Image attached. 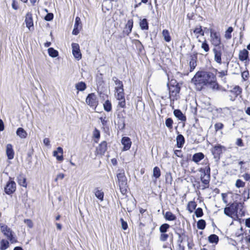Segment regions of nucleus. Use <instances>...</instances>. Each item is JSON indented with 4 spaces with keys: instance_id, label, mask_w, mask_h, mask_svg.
Returning <instances> with one entry per match:
<instances>
[{
    "instance_id": "nucleus-1",
    "label": "nucleus",
    "mask_w": 250,
    "mask_h": 250,
    "mask_svg": "<svg viewBox=\"0 0 250 250\" xmlns=\"http://www.w3.org/2000/svg\"><path fill=\"white\" fill-rule=\"evenodd\" d=\"M191 82L195 85L196 89L199 91L201 90L205 86L213 90L219 89L216 77L210 72H197L192 79Z\"/></svg>"
},
{
    "instance_id": "nucleus-2",
    "label": "nucleus",
    "mask_w": 250,
    "mask_h": 250,
    "mask_svg": "<svg viewBox=\"0 0 250 250\" xmlns=\"http://www.w3.org/2000/svg\"><path fill=\"white\" fill-rule=\"evenodd\" d=\"M224 213L234 220L238 219L245 215L243 204L241 203L234 202L229 207L224 208Z\"/></svg>"
},
{
    "instance_id": "nucleus-3",
    "label": "nucleus",
    "mask_w": 250,
    "mask_h": 250,
    "mask_svg": "<svg viewBox=\"0 0 250 250\" xmlns=\"http://www.w3.org/2000/svg\"><path fill=\"white\" fill-rule=\"evenodd\" d=\"M175 83H176V82L173 83H172L171 82L169 85L168 84L169 94V98L170 101L173 102L177 99L178 94L180 91V87L179 84L176 83V84L174 85Z\"/></svg>"
},
{
    "instance_id": "nucleus-4",
    "label": "nucleus",
    "mask_w": 250,
    "mask_h": 250,
    "mask_svg": "<svg viewBox=\"0 0 250 250\" xmlns=\"http://www.w3.org/2000/svg\"><path fill=\"white\" fill-rule=\"evenodd\" d=\"M0 228L1 231L9 240L11 243L13 244L17 242V240L13 235L14 232L10 228L3 223L0 224Z\"/></svg>"
},
{
    "instance_id": "nucleus-5",
    "label": "nucleus",
    "mask_w": 250,
    "mask_h": 250,
    "mask_svg": "<svg viewBox=\"0 0 250 250\" xmlns=\"http://www.w3.org/2000/svg\"><path fill=\"white\" fill-rule=\"evenodd\" d=\"M117 177L121 192L123 194H125L127 188V179L125 176V172L122 171L117 174Z\"/></svg>"
},
{
    "instance_id": "nucleus-6",
    "label": "nucleus",
    "mask_w": 250,
    "mask_h": 250,
    "mask_svg": "<svg viewBox=\"0 0 250 250\" xmlns=\"http://www.w3.org/2000/svg\"><path fill=\"white\" fill-rule=\"evenodd\" d=\"M115 96L117 100L119 101L118 105L122 108L125 107V101L124 89L119 88L115 90Z\"/></svg>"
},
{
    "instance_id": "nucleus-7",
    "label": "nucleus",
    "mask_w": 250,
    "mask_h": 250,
    "mask_svg": "<svg viewBox=\"0 0 250 250\" xmlns=\"http://www.w3.org/2000/svg\"><path fill=\"white\" fill-rule=\"evenodd\" d=\"M210 37V41L213 45L217 46L221 44V38L219 33L211 30Z\"/></svg>"
},
{
    "instance_id": "nucleus-8",
    "label": "nucleus",
    "mask_w": 250,
    "mask_h": 250,
    "mask_svg": "<svg viewBox=\"0 0 250 250\" xmlns=\"http://www.w3.org/2000/svg\"><path fill=\"white\" fill-rule=\"evenodd\" d=\"M86 103L90 106L96 107L98 104L96 95L94 93L88 94L86 99Z\"/></svg>"
},
{
    "instance_id": "nucleus-9",
    "label": "nucleus",
    "mask_w": 250,
    "mask_h": 250,
    "mask_svg": "<svg viewBox=\"0 0 250 250\" xmlns=\"http://www.w3.org/2000/svg\"><path fill=\"white\" fill-rule=\"evenodd\" d=\"M16 188V183L13 181L11 180L10 178L4 188L5 192L7 194H10L15 191Z\"/></svg>"
},
{
    "instance_id": "nucleus-10",
    "label": "nucleus",
    "mask_w": 250,
    "mask_h": 250,
    "mask_svg": "<svg viewBox=\"0 0 250 250\" xmlns=\"http://www.w3.org/2000/svg\"><path fill=\"white\" fill-rule=\"evenodd\" d=\"M72 48V54L77 60H80L82 58V54L80 50V46L78 43H72L71 44Z\"/></svg>"
},
{
    "instance_id": "nucleus-11",
    "label": "nucleus",
    "mask_w": 250,
    "mask_h": 250,
    "mask_svg": "<svg viewBox=\"0 0 250 250\" xmlns=\"http://www.w3.org/2000/svg\"><path fill=\"white\" fill-rule=\"evenodd\" d=\"M25 22L26 26L29 31H32L33 29V21L32 14L31 12H28L25 16Z\"/></svg>"
},
{
    "instance_id": "nucleus-12",
    "label": "nucleus",
    "mask_w": 250,
    "mask_h": 250,
    "mask_svg": "<svg viewBox=\"0 0 250 250\" xmlns=\"http://www.w3.org/2000/svg\"><path fill=\"white\" fill-rule=\"evenodd\" d=\"M190 32H193V33L194 34L196 38L198 40V42H201L200 40L199 39V37L200 35L204 36L205 32L201 25L196 26L194 28L191 29Z\"/></svg>"
},
{
    "instance_id": "nucleus-13",
    "label": "nucleus",
    "mask_w": 250,
    "mask_h": 250,
    "mask_svg": "<svg viewBox=\"0 0 250 250\" xmlns=\"http://www.w3.org/2000/svg\"><path fill=\"white\" fill-rule=\"evenodd\" d=\"M197 54L192 53L190 55L189 66L190 71H192L197 65Z\"/></svg>"
},
{
    "instance_id": "nucleus-14",
    "label": "nucleus",
    "mask_w": 250,
    "mask_h": 250,
    "mask_svg": "<svg viewBox=\"0 0 250 250\" xmlns=\"http://www.w3.org/2000/svg\"><path fill=\"white\" fill-rule=\"evenodd\" d=\"M122 144L124 146L123 151H126L130 149L132 143L130 139L127 137H124L121 140Z\"/></svg>"
},
{
    "instance_id": "nucleus-15",
    "label": "nucleus",
    "mask_w": 250,
    "mask_h": 250,
    "mask_svg": "<svg viewBox=\"0 0 250 250\" xmlns=\"http://www.w3.org/2000/svg\"><path fill=\"white\" fill-rule=\"evenodd\" d=\"M229 92L231 94L230 96V100L232 101L239 95L242 92V89L239 86H235L233 89L229 91Z\"/></svg>"
},
{
    "instance_id": "nucleus-16",
    "label": "nucleus",
    "mask_w": 250,
    "mask_h": 250,
    "mask_svg": "<svg viewBox=\"0 0 250 250\" xmlns=\"http://www.w3.org/2000/svg\"><path fill=\"white\" fill-rule=\"evenodd\" d=\"M107 149V143L105 141L102 142L96 148L97 154L104 155Z\"/></svg>"
},
{
    "instance_id": "nucleus-17",
    "label": "nucleus",
    "mask_w": 250,
    "mask_h": 250,
    "mask_svg": "<svg viewBox=\"0 0 250 250\" xmlns=\"http://www.w3.org/2000/svg\"><path fill=\"white\" fill-rule=\"evenodd\" d=\"M53 156L58 161H62L63 160L62 148L61 147H57V150L53 151Z\"/></svg>"
},
{
    "instance_id": "nucleus-18",
    "label": "nucleus",
    "mask_w": 250,
    "mask_h": 250,
    "mask_svg": "<svg viewBox=\"0 0 250 250\" xmlns=\"http://www.w3.org/2000/svg\"><path fill=\"white\" fill-rule=\"evenodd\" d=\"M214 54V61L219 64L222 63V50L219 48H214L213 50Z\"/></svg>"
},
{
    "instance_id": "nucleus-19",
    "label": "nucleus",
    "mask_w": 250,
    "mask_h": 250,
    "mask_svg": "<svg viewBox=\"0 0 250 250\" xmlns=\"http://www.w3.org/2000/svg\"><path fill=\"white\" fill-rule=\"evenodd\" d=\"M6 154L8 159L9 160H12L14 157V151L12 145L10 144L6 145Z\"/></svg>"
},
{
    "instance_id": "nucleus-20",
    "label": "nucleus",
    "mask_w": 250,
    "mask_h": 250,
    "mask_svg": "<svg viewBox=\"0 0 250 250\" xmlns=\"http://www.w3.org/2000/svg\"><path fill=\"white\" fill-rule=\"evenodd\" d=\"M224 147L220 145H217L214 146L212 150V153L215 157H218L222 152V148Z\"/></svg>"
},
{
    "instance_id": "nucleus-21",
    "label": "nucleus",
    "mask_w": 250,
    "mask_h": 250,
    "mask_svg": "<svg viewBox=\"0 0 250 250\" xmlns=\"http://www.w3.org/2000/svg\"><path fill=\"white\" fill-rule=\"evenodd\" d=\"M201 180L205 186L203 187L202 189H204L208 187V184L210 181L209 174H205L201 176Z\"/></svg>"
},
{
    "instance_id": "nucleus-22",
    "label": "nucleus",
    "mask_w": 250,
    "mask_h": 250,
    "mask_svg": "<svg viewBox=\"0 0 250 250\" xmlns=\"http://www.w3.org/2000/svg\"><path fill=\"white\" fill-rule=\"evenodd\" d=\"M133 21L132 19L129 20L126 24H125V26L124 30V32L127 35H128L132 31V29L133 27Z\"/></svg>"
},
{
    "instance_id": "nucleus-23",
    "label": "nucleus",
    "mask_w": 250,
    "mask_h": 250,
    "mask_svg": "<svg viewBox=\"0 0 250 250\" xmlns=\"http://www.w3.org/2000/svg\"><path fill=\"white\" fill-rule=\"evenodd\" d=\"M174 116L181 121H185L186 120V116L183 114L179 109H175L173 112Z\"/></svg>"
},
{
    "instance_id": "nucleus-24",
    "label": "nucleus",
    "mask_w": 250,
    "mask_h": 250,
    "mask_svg": "<svg viewBox=\"0 0 250 250\" xmlns=\"http://www.w3.org/2000/svg\"><path fill=\"white\" fill-rule=\"evenodd\" d=\"M204 155L202 152H198L194 154L192 157V161L196 163H198L201 160L204 159Z\"/></svg>"
},
{
    "instance_id": "nucleus-25",
    "label": "nucleus",
    "mask_w": 250,
    "mask_h": 250,
    "mask_svg": "<svg viewBox=\"0 0 250 250\" xmlns=\"http://www.w3.org/2000/svg\"><path fill=\"white\" fill-rule=\"evenodd\" d=\"M16 134L21 139L25 138L27 136V132L22 127H19L16 131Z\"/></svg>"
},
{
    "instance_id": "nucleus-26",
    "label": "nucleus",
    "mask_w": 250,
    "mask_h": 250,
    "mask_svg": "<svg viewBox=\"0 0 250 250\" xmlns=\"http://www.w3.org/2000/svg\"><path fill=\"white\" fill-rule=\"evenodd\" d=\"M177 146L179 148H182L185 143V139L184 136L181 135H178L176 137Z\"/></svg>"
},
{
    "instance_id": "nucleus-27",
    "label": "nucleus",
    "mask_w": 250,
    "mask_h": 250,
    "mask_svg": "<svg viewBox=\"0 0 250 250\" xmlns=\"http://www.w3.org/2000/svg\"><path fill=\"white\" fill-rule=\"evenodd\" d=\"M248 51L246 49H243L240 51L239 58L242 61H246L248 58Z\"/></svg>"
},
{
    "instance_id": "nucleus-28",
    "label": "nucleus",
    "mask_w": 250,
    "mask_h": 250,
    "mask_svg": "<svg viewBox=\"0 0 250 250\" xmlns=\"http://www.w3.org/2000/svg\"><path fill=\"white\" fill-rule=\"evenodd\" d=\"M112 80L114 82L115 84V90L118 89L119 88L124 89L123 88V84L122 81L118 80V79L114 77L112 78Z\"/></svg>"
},
{
    "instance_id": "nucleus-29",
    "label": "nucleus",
    "mask_w": 250,
    "mask_h": 250,
    "mask_svg": "<svg viewBox=\"0 0 250 250\" xmlns=\"http://www.w3.org/2000/svg\"><path fill=\"white\" fill-rule=\"evenodd\" d=\"M164 217L168 221H174L176 219V216L170 211L166 212Z\"/></svg>"
},
{
    "instance_id": "nucleus-30",
    "label": "nucleus",
    "mask_w": 250,
    "mask_h": 250,
    "mask_svg": "<svg viewBox=\"0 0 250 250\" xmlns=\"http://www.w3.org/2000/svg\"><path fill=\"white\" fill-rule=\"evenodd\" d=\"M9 247V242L5 239H2L0 241V250H5Z\"/></svg>"
},
{
    "instance_id": "nucleus-31",
    "label": "nucleus",
    "mask_w": 250,
    "mask_h": 250,
    "mask_svg": "<svg viewBox=\"0 0 250 250\" xmlns=\"http://www.w3.org/2000/svg\"><path fill=\"white\" fill-rule=\"evenodd\" d=\"M95 196L99 199L101 201H103L104 200V193L101 190H99L98 188L95 189Z\"/></svg>"
},
{
    "instance_id": "nucleus-32",
    "label": "nucleus",
    "mask_w": 250,
    "mask_h": 250,
    "mask_svg": "<svg viewBox=\"0 0 250 250\" xmlns=\"http://www.w3.org/2000/svg\"><path fill=\"white\" fill-rule=\"evenodd\" d=\"M75 87L78 91H84L86 88V84L83 82H80L75 84Z\"/></svg>"
},
{
    "instance_id": "nucleus-33",
    "label": "nucleus",
    "mask_w": 250,
    "mask_h": 250,
    "mask_svg": "<svg viewBox=\"0 0 250 250\" xmlns=\"http://www.w3.org/2000/svg\"><path fill=\"white\" fill-rule=\"evenodd\" d=\"M18 182L20 186L26 187V178L23 175H21L18 177Z\"/></svg>"
},
{
    "instance_id": "nucleus-34",
    "label": "nucleus",
    "mask_w": 250,
    "mask_h": 250,
    "mask_svg": "<svg viewBox=\"0 0 250 250\" xmlns=\"http://www.w3.org/2000/svg\"><path fill=\"white\" fill-rule=\"evenodd\" d=\"M208 240L210 243L217 244L219 241V237L216 234H213L208 236Z\"/></svg>"
},
{
    "instance_id": "nucleus-35",
    "label": "nucleus",
    "mask_w": 250,
    "mask_h": 250,
    "mask_svg": "<svg viewBox=\"0 0 250 250\" xmlns=\"http://www.w3.org/2000/svg\"><path fill=\"white\" fill-rule=\"evenodd\" d=\"M162 35L166 42H169L171 41V37L167 30L164 29L162 32Z\"/></svg>"
},
{
    "instance_id": "nucleus-36",
    "label": "nucleus",
    "mask_w": 250,
    "mask_h": 250,
    "mask_svg": "<svg viewBox=\"0 0 250 250\" xmlns=\"http://www.w3.org/2000/svg\"><path fill=\"white\" fill-rule=\"evenodd\" d=\"M140 26L142 30H147L148 28V22L146 19H144L140 22Z\"/></svg>"
},
{
    "instance_id": "nucleus-37",
    "label": "nucleus",
    "mask_w": 250,
    "mask_h": 250,
    "mask_svg": "<svg viewBox=\"0 0 250 250\" xmlns=\"http://www.w3.org/2000/svg\"><path fill=\"white\" fill-rule=\"evenodd\" d=\"M161 176V171L158 167H155L153 169V176L156 180Z\"/></svg>"
},
{
    "instance_id": "nucleus-38",
    "label": "nucleus",
    "mask_w": 250,
    "mask_h": 250,
    "mask_svg": "<svg viewBox=\"0 0 250 250\" xmlns=\"http://www.w3.org/2000/svg\"><path fill=\"white\" fill-rule=\"evenodd\" d=\"M48 53L49 55L53 58L56 57L58 56V52L56 50H55L53 48H48Z\"/></svg>"
},
{
    "instance_id": "nucleus-39",
    "label": "nucleus",
    "mask_w": 250,
    "mask_h": 250,
    "mask_svg": "<svg viewBox=\"0 0 250 250\" xmlns=\"http://www.w3.org/2000/svg\"><path fill=\"white\" fill-rule=\"evenodd\" d=\"M196 207V203L195 202L191 201L188 203L187 208L190 212H192L195 209Z\"/></svg>"
},
{
    "instance_id": "nucleus-40",
    "label": "nucleus",
    "mask_w": 250,
    "mask_h": 250,
    "mask_svg": "<svg viewBox=\"0 0 250 250\" xmlns=\"http://www.w3.org/2000/svg\"><path fill=\"white\" fill-rule=\"evenodd\" d=\"M104 107L105 111L107 112L110 111L112 109L111 102L109 100H106L104 104Z\"/></svg>"
},
{
    "instance_id": "nucleus-41",
    "label": "nucleus",
    "mask_w": 250,
    "mask_h": 250,
    "mask_svg": "<svg viewBox=\"0 0 250 250\" xmlns=\"http://www.w3.org/2000/svg\"><path fill=\"white\" fill-rule=\"evenodd\" d=\"M232 31H233L232 27H229L225 32V38L227 40H229V39H231V34L232 32Z\"/></svg>"
},
{
    "instance_id": "nucleus-42",
    "label": "nucleus",
    "mask_w": 250,
    "mask_h": 250,
    "mask_svg": "<svg viewBox=\"0 0 250 250\" xmlns=\"http://www.w3.org/2000/svg\"><path fill=\"white\" fill-rule=\"evenodd\" d=\"M197 226L198 229H204L206 227V222L203 219L199 220L197 223Z\"/></svg>"
},
{
    "instance_id": "nucleus-43",
    "label": "nucleus",
    "mask_w": 250,
    "mask_h": 250,
    "mask_svg": "<svg viewBox=\"0 0 250 250\" xmlns=\"http://www.w3.org/2000/svg\"><path fill=\"white\" fill-rule=\"evenodd\" d=\"M93 137L96 139L95 140V143H98L99 139L100 138V132L97 128H95L93 132Z\"/></svg>"
},
{
    "instance_id": "nucleus-44",
    "label": "nucleus",
    "mask_w": 250,
    "mask_h": 250,
    "mask_svg": "<svg viewBox=\"0 0 250 250\" xmlns=\"http://www.w3.org/2000/svg\"><path fill=\"white\" fill-rule=\"evenodd\" d=\"M169 228L170 226L168 224L165 223L160 227L159 230L161 233H165Z\"/></svg>"
},
{
    "instance_id": "nucleus-45",
    "label": "nucleus",
    "mask_w": 250,
    "mask_h": 250,
    "mask_svg": "<svg viewBox=\"0 0 250 250\" xmlns=\"http://www.w3.org/2000/svg\"><path fill=\"white\" fill-rule=\"evenodd\" d=\"M201 47L205 52H208L209 50V45L206 40L202 42Z\"/></svg>"
},
{
    "instance_id": "nucleus-46",
    "label": "nucleus",
    "mask_w": 250,
    "mask_h": 250,
    "mask_svg": "<svg viewBox=\"0 0 250 250\" xmlns=\"http://www.w3.org/2000/svg\"><path fill=\"white\" fill-rule=\"evenodd\" d=\"M166 126L169 129H171L172 128V125L173 124V120L171 118H168L166 119Z\"/></svg>"
},
{
    "instance_id": "nucleus-47",
    "label": "nucleus",
    "mask_w": 250,
    "mask_h": 250,
    "mask_svg": "<svg viewBox=\"0 0 250 250\" xmlns=\"http://www.w3.org/2000/svg\"><path fill=\"white\" fill-rule=\"evenodd\" d=\"M74 27L82 28L81 19L79 17H77L75 19Z\"/></svg>"
},
{
    "instance_id": "nucleus-48",
    "label": "nucleus",
    "mask_w": 250,
    "mask_h": 250,
    "mask_svg": "<svg viewBox=\"0 0 250 250\" xmlns=\"http://www.w3.org/2000/svg\"><path fill=\"white\" fill-rule=\"evenodd\" d=\"M166 181L167 183H171L172 181V177L170 172H167L165 175Z\"/></svg>"
},
{
    "instance_id": "nucleus-49",
    "label": "nucleus",
    "mask_w": 250,
    "mask_h": 250,
    "mask_svg": "<svg viewBox=\"0 0 250 250\" xmlns=\"http://www.w3.org/2000/svg\"><path fill=\"white\" fill-rule=\"evenodd\" d=\"M195 215L197 217H200L203 216V210L201 208H197L195 211Z\"/></svg>"
},
{
    "instance_id": "nucleus-50",
    "label": "nucleus",
    "mask_w": 250,
    "mask_h": 250,
    "mask_svg": "<svg viewBox=\"0 0 250 250\" xmlns=\"http://www.w3.org/2000/svg\"><path fill=\"white\" fill-rule=\"evenodd\" d=\"M200 171L204 173V175H205V174H209L210 175V167L209 166H207L204 168H201L200 169Z\"/></svg>"
},
{
    "instance_id": "nucleus-51",
    "label": "nucleus",
    "mask_w": 250,
    "mask_h": 250,
    "mask_svg": "<svg viewBox=\"0 0 250 250\" xmlns=\"http://www.w3.org/2000/svg\"><path fill=\"white\" fill-rule=\"evenodd\" d=\"M245 185V183L240 179H238L235 184V186L237 188L244 187Z\"/></svg>"
},
{
    "instance_id": "nucleus-52",
    "label": "nucleus",
    "mask_w": 250,
    "mask_h": 250,
    "mask_svg": "<svg viewBox=\"0 0 250 250\" xmlns=\"http://www.w3.org/2000/svg\"><path fill=\"white\" fill-rule=\"evenodd\" d=\"M122 224V228L124 230H126L128 228V225L126 222L125 221L123 218L120 219Z\"/></svg>"
},
{
    "instance_id": "nucleus-53",
    "label": "nucleus",
    "mask_w": 250,
    "mask_h": 250,
    "mask_svg": "<svg viewBox=\"0 0 250 250\" xmlns=\"http://www.w3.org/2000/svg\"><path fill=\"white\" fill-rule=\"evenodd\" d=\"M53 17L52 13H48L44 17V20L46 21H50L53 20Z\"/></svg>"
},
{
    "instance_id": "nucleus-54",
    "label": "nucleus",
    "mask_w": 250,
    "mask_h": 250,
    "mask_svg": "<svg viewBox=\"0 0 250 250\" xmlns=\"http://www.w3.org/2000/svg\"><path fill=\"white\" fill-rule=\"evenodd\" d=\"M223 126H224L223 124L221 123H216L214 125V127H215V129L216 131H218V130L222 129L223 127Z\"/></svg>"
},
{
    "instance_id": "nucleus-55",
    "label": "nucleus",
    "mask_w": 250,
    "mask_h": 250,
    "mask_svg": "<svg viewBox=\"0 0 250 250\" xmlns=\"http://www.w3.org/2000/svg\"><path fill=\"white\" fill-rule=\"evenodd\" d=\"M168 237V235L165 233H162L160 236V240L162 241H165L167 240Z\"/></svg>"
},
{
    "instance_id": "nucleus-56",
    "label": "nucleus",
    "mask_w": 250,
    "mask_h": 250,
    "mask_svg": "<svg viewBox=\"0 0 250 250\" xmlns=\"http://www.w3.org/2000/svg\"><path fill=\"white\" fill-rule=\"evenodd\" d=\"M12 7L15 10L19 8L18 2L16 0H12Z\"/></svg>"
},
{
    "instance_id": "nucleus-57",
    "label": "nucleus",
    "mask_w": 250,
    "mask_h": 250,
    "mask_svg": "<svg viewBox=\"0 0 250 250\" xmlns=\"http://www.w3.org/2000/svg\"><path fill=\"white\" fill-rule=\"evenodd\" d=\"M25 223L28 226L29 228H32L33 227V223L32 221L30 219H25L24 220Z\"/></svg>"
},
{
    "instance_id": "nucleus-58",
    "label": "nucleus",
    "mask_w": 250,
    "mask_h": 250,
    "mask_svg": "<svg viewBox=\"0 0 250 250\" xmlns=\"http://www.w3.org/2000/svg\"><path fill=\"white\" fill-rule=\"evenodd\" d=\"M236 145L239 146H243L244 143L242 140L241 138H238L236 142Z\"/></svg>"
},
{
    "instance_id": "nucleus-59",
    "label": "nucleus",
    "mask_w": 250,
    "mask_h": 250,
    "mask_svg": "<svg viewBox=\"0 0 250 250\" xmlns=\"http://www.w3.org/2000/svg\"><path fill=\"white\" fill-rule=\"evenodd\" d=\"M81 29V28H75L74 27V29L72 31V34L75 35H77L79 34L80 30Z\"/></svg>"
},
{
    "instance_id": "nucleus-60",
    "label": "nucleus",
    "mask_w": 250,
    "mask_h": 250,
    "mask_svg": "<svg viewBox=\"0 0 250 250\" xmlns=\"http://www.w3.org/2000/svg\"><path fill=\"white\" fill-rule=\"evenodd\" d=\"M100 120L101 121V122L102 123V125H105L107 123V120L106 119L105 117H101L100 118Z\"/></svg>"
},
{
    "instance_id": "nucleus-61",
    "label": "nucleus",
    "mask_w": 250,
    "mask_h": 250,
    "mask_svg": "<svg viewBox=\"0 0 250 250\" xmlns=\"http://www.w3.org/2000/svg\"><path fill=\"white\" fill-rule=\"evenodd\" d=\"M219 75L218 76L219 77L222 78L224 76H226L227 75V71H222L218 72Z\"/></svg>"
},
{
    "instance_id": "nucleus-62",
    "label": "nucleus",
    "mask_w": 250,
    "mask_h": 250,
    "mask_svg": "<svg viewBox=\"0 0 250 250\" xmlns=\"http://www.w3.org/2000/svg\"><path fill=\"white\" fill-rule=\"evenodd\" d=\"M248 75H249V73H248V71H244L242 73V77H243V78L245 80H246L248 78Z\"/></svg>"
},
{
    "instance_id": "nucleus-63",
    "label": "nucleus",
    "mask_w": 250,
    "mask_h": 250,
    "mask_svg": "<svg viewBox=\"0 0 250 250\" xmlns=\"http://www.w3.org/2000/svg\"><path fill=\"white\" fill-rule=\"evenodd\" d=\"M174 154L178 157H182V154L181 150H176L174 151Z\"/></svg>"
},
{
    "instance_id": "nucleus-64",
    "label": "nucleus",
    "mask_w": 250,
    "mask_h": 250,
    "mask_svg": "<svg viewBox=\"0 0 250 250\" xmlns=\"http://www.w3.org/2000/svg\"><path fill=\"white\" fill-rule=\"evenodd\" d=\"M43 143L44 144V145L46 146H50V141H49V139L48 138H44L43 139Z\"/></svg>"
}]
</instances>
